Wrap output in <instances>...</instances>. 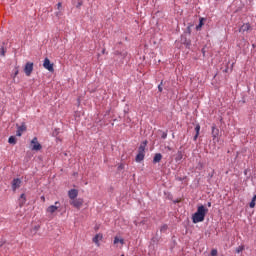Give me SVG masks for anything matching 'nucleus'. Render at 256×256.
I'll list each match as a JSON object with an SVG mask.
<instances>
[{
  "mask_svg": "<svg viewBox=\"0 0 256 256\" xmlns=\"http://www.w3.org/2000/svg\"><path fill=\"white\" fill-rule=\"evenodd\" d=\"M208 211L209 210L205 206H198L196 213L192 216L193 223H203Z\"/></svg>",
  "mask_w": 256,
  "mask_h": 256,
  "instance_id": "obj_1",
  "label": "nucleus"
},
{
  "mask_svg": "<svg viewBox=\"0 0 256 256\" xmlns=\"http://www.w3.org/2000/svg\"><path fill=\"white\" fill-rule=\"evenodd\" d=\"M83 198H74V200H70V205L75 207V209H81L83 207Z\"/></svg>",
  "mask_w": 256,
  "mask_h": 256,
  "instance_id": "obj_2",
  "label": "nucleus"
},
{
  "mask_svg": "<svg viewBox=\"0 0 256 256\" xmlns=\"http://www.w3.org/2000/svg\"><path fill=\"white\" fill-rule=\"evenodd\" d=\"M31 147L32 151H41L43 149V146L39 143V140H37V137H34L31 141Z\"/></svg>",
  "mask_w": 256,
  "mask_h": 256,
  "instance_id": "obj_3",
  "label": "nucleus"
},
{
  "mask_svg": "<svg viewBox=\"0 0 256 256\" xmlns=\"http://www.w3.org/2000/svg\"><path fill=\"white\" fill-rule=\"evenodd\" d=\"M59 207H61V203L59 201H56L54 205H51L46 209V212L50 215H53V213H55L57 209H59Z\"/></svg>",
  "mask_w": 256,
  "mask_h": 256,
  "instance_id": "obj_4",
  "label": "nucleus"
},
{
  "mask_svg": "<svg viewBox=\"0 0 256 256\" xmlns=\"http://www.w3.org/2000/svg\"><path fill=\"white\" fill-rule=\"evenodd\" d=\"M43 67L44 69H47V71H49L50 73H53V71H55V69L53 68V63H51V60H49V58L44 59Z\"/></svg>",
  "mask_w": 256,
  "mask_h": 256,
  "instance_id": "obj_5",
  "label": "nucleus"
},
{
  "mask_svg": "<svg viewBox=\"0 0 256 256\" xmlns=\"http://www.w3.org/2000/svg\"><path fill=\"white\" fill-rule=\"evenodd\" d=\"M24 73L27 77H31L33 73V62H27L24 67Z\"/></svg>",
  "mask_w": 256,
  "mask_h": 256,
  "instance_id": "obj_6",
  "label": "nucleus"
},
{
  "mask_svg": "<svg viewBox=\"0 0 256 256\" xmlns=\"http://www.w3.org/2000/svg\"><path fill=\"white\" fill-rule=\"evenodd\" d=\"M92 241H93V243H95L96 247H101L100 241H103V234H101V233L96 234L93 237Z\"/></svg>",
  "mask_w": 256,
  "mask_h": 256,
  "instance_id": "obj_7",
  "label": "nucleus"
},
{
  "mask_svg": "<svg viewBox=\"0 0 256 256\" xmlns=\"http://www.w3.org/2000/svg\"><path fill=\"white\" fill-rule=\"evenodd\" d=\"M212 138L214 143L219 142V130L217 129L216 126H212Z\"/></svg>",
  "mask_w": 256,
  "mask_h": 256,
  "instance_id": "obj_8",
  "label": "nucleus"
},
{
  "mask_svg": "<svg viewBox=\"0 0 256 256\" xmlns=\"http://www.w3.org/2000/svg\"><path fill=\"white\" fill-rule=\"evenodd\" d=\"M78 195H79V190L77 189H70L68 191V197L71 201H73L74 199H77Z\"/></svg>",
  "mask_w": 256,
  "mask_h": 256,
  "instance_id": "obj_9",
  "label": "nucleus"
},
{
  "mask_svg": "<svg viewBox=\"0 0 256 256\" xmlns=\"http://www.w3.org/2000/svg\"><path fill=\"white\" fill-rule=\"evenodd\" d=\"M19 187H21V179L15 178L12 181V190L13 191H17V189H19Z\"/></svg>",
  "mask_w": 256,
  "mask_h": 256,
  "instance_id": "obj_10",
  "label": "nucleus"
},
{
  "mask_svg": "<svg viewBox=\"0 0 256 256\" xmlns=\"http://www.w3.org/2000/svg\"><path fill=\"white\" fill-rule=\"evenodd\" d=\"M25 131H27V126H25V124L18 126L17 131H16L17 137H21V135H23V133H25Z\"/></svg>",
  "mask_w": 256,
  "mask_h": 256,
  "instance_id": "obj_11",
  "label": "nucleus"
},
{
  "mask_svg": "<svg viewBox=\"0 0 256 256\" xmlns=\"http://www.w3.org/2000/svg\"><path fill=\"white\" fill-rule=\"evenodd\" d=\"M247 31H251V24L245 23L239 28V33H247Z\"/></svg>",
  "mask_w": 256,
  "mask_h": 256,
  "instance_id": "obj_12",
  "label": "nucleus"
},
{
  "mask_svg": "<svg viewBox=\"0 0 256 256\" xmlns=\"http://www.w3.org/2000/svg\"><path fill=\"white\" fill-rule=\"evenodd\" d=\"M145 147H147V141H144L138 148V153L145 155Z\"/></svg>",
  "mask_w": 256,
  "mask_h": 256,
  "instance_id": "obj_13",
  "label": "nucleus"
},
{
  "mask_svg": "<svg viewBox=\"0 0 256 256\" xmlns=\"http://www.w3.org/2000/svg\"><path fill=\"white\" fill-rule=\"evenodd\" d=\"M25 203H27V197L25 196V194H21L20 198H19L20 207H23V205H25Z\"/></svg>",
  "mask_w": 256,
  "mask_h": 256,
  "instance_id": "obj_14",
  "label": "nucleus"
},
{
  "mask_svg": "<svg viewBox=\"0 0 256 256\" xmlns=\"http://www.w3.org/2000/svg\"><path fill=\"white\" fill-rule=\"evenodd\" d=\"M114 245H125V240L123 238H119L117 236L114 237Z\"/></svg>",
  "mask_w": 256,
  "mask_h": 256,
  "instance_id": "obj_15",
  "label": "nucleus"
},
{
  "mask_svg": "<svg viewBox=\"0 0 256 256\" xmlns=\"http://www.w3.org/2000/svg\"><path fill=\"white\" fill-rule=\"evenodd\" d=\"M162 159H163V155H161V153H157L153 158V163H160Z\"/></svg>",
  "mask_w": 256,
  "mask_h": 256,
  "instance_id": "obj_16",
  "label": "nucleus"
},
{
  "mask_svg": "<svg viewBox=\"0 0 256 256\" xmlns=\"http://www.w3.org/2000/svg\"><path fill=\"white\" fill-rule=\"evenodd\" d=\"M200 131H201V125L197 124V125L195 126V132H196V134H195V136H194V141H197V139H198V137H199Z\"/></svg>",
  "mask_w": 256,
  "mask_h": 256,
  "instance_id": "obj_17",
  "label": "nucleus"
},
{
  "mask_svg": "<svg viewBox=\"0 0 256 256\" xmlns=\"http://www.w3.org/2000/svg\"><path fill=\"white\" fill-rule=\"evenodd\" d=\"M143 159H145V154H141L138 152V154L136 156V162L141 163V161H143Z\"/></svg>",
  "mask_w": 256,
  "mask_h": 256,
  "instance_id": "obj_18",
  "label": "nucleus"
},
{
  "mask_svg": "<svg viewBox=\"0 0 256 256\" xmlns=\"http://www.w3.org/2000/svg\"><path fill=\"white\" fill-rule=\"evenodd\" d=\"M8 143H10V145H15L17 143V138H15V136H10Z\"/></svg>",
  "mask_w": 256,
  "mask_h": 256,
  "instance_id": "obj_19",
  "label": "nucleus"
},
{
  "mask_svg": "<svg viewBox=\"0 0 256 256\" xmlns=\"http://www.w3.org/2000/svg\"><path fill=\"white\" fill-rule=\"evenodd\" d=\"M242 251H245V245H240L235 249V253L237 254L242 253Z\"/></svg>",
  "mask_w": 256,
  "mask_h": 256,
  "instance_id": "obj_20",
  "label": "nucleus"
},
{
  "mask_svg": "<svg viewBox=\"0 0 256 256\" xmlns=\"http://www.w3.org/2000/svg\"><path fill=\"white\" fill-rule=\"evenodd\" d=\"M203 21H205V18L199 19V25L196 26L197 31H199L201 29V27H203V25H204Z\"/></svg>",
  "mask_w": 256,
  "mask_h": 256,
  "instance_id": "obj_21",
  "label": "nucleus"
},
{
  "mask_svg": "<svg viewBox=\"0 0 256 256\" xmlns=\"http://www.w3.org/2000/svg\"><path fill=\"white\" fill-rule=\"evenodd\" d=\"M39 229H41V226H39V225H35L33 228H32V233H34V235H35V233H37V231H39Z\"/></svg>",
  "mask_w": 256,
  "mask_h": 256,
  "instance_id": "obj_22",
  "label": "nucleus"
},
{
  "mask_svg": "<svg viewBox=\"0 0 256 256\" xmlns=\"http://www.w3.org/2000/svg\"><path fill=\"white\" fill-rule=\"evenodd\" d=\"M19 75V66H15L14 76L13 78L17 77Z\"/></svg>",
  "mask_w": 256,
  "mask_h": 256,
  "instance_id": "obj_23",
  "label": "nucleus"
},
{
  "mask_svg": "<svg viewBox=\"0 0 256 256\" xmlns=\"http://www.w3.org/2000/svg\"><path fill=\"white\" fill-rule=\"evenodd\" d=\"M167 229H168L167 224H164L163 226H161L160 231H161V233H165V231H167Z\"/></svg>",
  "mask_w": 256,
  "mask_h": 256,
  "instance_id": "obj_24",
  "label": "nucleus"
},
{
  "mask_svg": "<svg viewBox=\"0 0 256 256\" xmlns=\"http://www.w3.org/2000/svg\"><path fill=\"white\" fill-rule=\"evenodd\" d=\"M5 53H6V51H5V47H1L0 48V55L2 56V57H5Z\"/></svg>",
  "mask_w": 256,
  "mask_h": 256,
  "instance_id": "obj_25",
  "label": "nucleus"
},
{
  "mask_svg": "<svg viewBox=\"0 0 256 256\" xmlns=\"http://www.w3.org/2000/svg\"><path fill=\"white\" fill-rule=\"evenodd\" d=\"M249 207L250 209H255V201L251 200Z\"/></svg>",
  "mask_w": 256,
  "mask_h": 256,
  "instance_id": "obj_26",
  "label": "nucleus"
},
{
  "mask_svg": "<svg viewBox=\"0 0 256 256\" xmlns=\"http://www.w3.org/2000/svg\"><path fill=\"white\" fill-rule=\"evenodd\" d=\"M162 86H163V81H161L160 85L158 86V90H159L160 93L163 92V87Z\"/></svg>",
  "mask_w": 256,
  "mask_h": 256,
  "instance_id": "obj_27",
  "label": "nucleus"
},
{
  "mask_svg": "<svg viewBox=\"0 0 256 256\" xmlns=\"http://www.w3.org/2000/svg\"><path fill=\"white\" fill-rule=\"evenodd\" d=\"M217 249H212L211 250V256H217Z\"/></svg>",
  "mask_w": 256,
  "mask_h": 256,
  "instance_id": "obj_28",
  "label": "nucleus"
},
{
  "mask_svg": "<svg viewBox=\"0 0 256 256\" xmlns=\"http://www.w3.org/2000/svg\"><path fill=\"white\" fill-rule=\"evenodd\" d=\"M162 139H167V132L162 133Z\"/></svg>",
  "mask_w": 256,
  "mask_h": 256,
  "instance_id": "obj_29",
  "label": "nucleus"
},
{
  "mask_svg": "<svg viewBox=\"0 0 256 256\" xmlns=\"http://www.w3.org/2000/svg\"><path fill=\"white\" fill-rule=\"evenodd\" d=\"M61 7H62V4H61V2H59V3L57 4V9H61Z\"/></svg>",
  "mask_w": 256,
  "mask_h": 256,
  "instance_id": "obj_30",
  "label": "nucleus"
},
{
  "mask_svg": "<svg viewBox=\"0 0 256 256\" xmlns=\"http://www.w3.org/2000/svg\"><path fill=\"white\" fill-rule=\"evenodd\" d=\"M187 31H188V33H191V26L187 27Z\"/></svg>",
  "mask_w": 256,
  "mask_h": 256,
  "instance_id": "obj_31",
  "label": "nucleus"
},
{
  "mask_svg": "<svg viewBox=\"0 0 256 256\" xmlns=\"http://www.w3.org/2000/svg\"><path fill=\"white\" fill-rule=\"evenodd\" d=\"M41 201H43V203H45V196H41Z\"/></svg>",
  "mask_w": 256,
  "mask_h": 256,
  "instance_id": "obj_32",
  "label": "nucleus"
},
{
  "mask_svg": "<svg viewBox=\"0 0 256 256\" xmlns=\"http://www.w3.org/2000/svg\"><path fill=\"white\" fill-rule=\"evenodd\" d=\"M252 201H256V195L253 196Z\"/></svg>",
  "mask_w": 256,
  "mask_h": 256,
  "instance_id": "obj_33",
  "label": "nucleus"
},
{
  "mask_svg": "<svg viewBox=\"0 0 256 256\" xmlns=\"http://www.w3.org/2000/svg\"><path fill=\"white\" fill-rule=\"evenodd\" d=\"M59 15H61L59 12L56 13V17H59Z\"/></svg>",
  "mask_w": 256,
  "mask_h": 256,
  "instance_id": "obj_34",
  "label": "nucleus"
},
{
  "mask_svg": "<svg viewBox=\"0 0 256 256\" xmlns=\"http://www.w3.org/2000/svg\"><path fill=\"white\" fill-rule=\"evenodd\" d=\"M208 207H211V202H208Z\"/></svg>",
  "mask_w": 256,
  "mask_h": 256,
  "instance_id": "obj_35",
  "label": "nucleus"
},
{
  "mask_svg": "<svg viewBox=\"0 0 256 256\" xmlns=\"http://www.w3.org/2000/svg\"><path fill=\"white\" fill-rule=\"evenodd\" d=\"M119 169H123V166H122V165H120V166H119Z\"/></svg>",
  "mask_w": 256,
  "mask_h": 256,
  "instance_id": "obj_36",
  "label": "nucleus"
},
{
  "mask_svg": "<svg viewBox=\"0 0 256 256\" xmlns=\"http://www.w3.org/2000/svg\"><path fill=\"white\" fill-rule=\"evenodd\" d=\"M121 256H125V254H122Z\"/></svg>",
  "mask_w": 256,
  "mask_h": 256,
  "instance_id": "obj_37",
  "label": "nucleus"
}]
</instances>
